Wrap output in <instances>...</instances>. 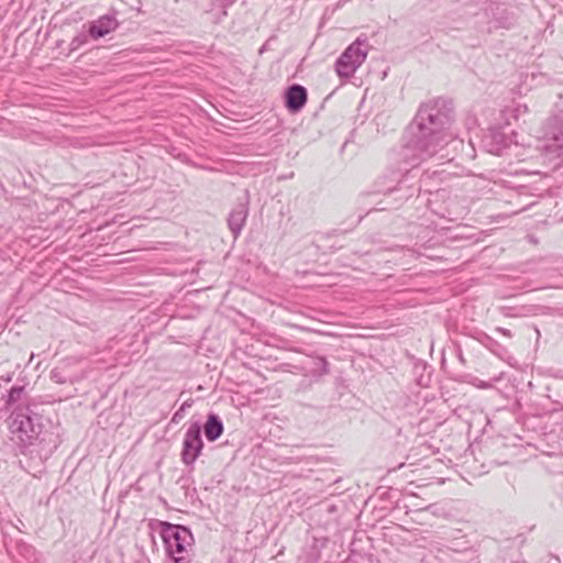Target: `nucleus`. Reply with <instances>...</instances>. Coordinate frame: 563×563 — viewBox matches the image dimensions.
<instances>
[{
	"label": "nucleus",
	"instance_id": "nucleus-1",
	"mask_svg": "<svg viewBox=\"0 0 563 563\" xmlns=\"http://www.w3.org/2000/svg\"><path fill=\"white\" fill-rule=\"evenodd\" d=\"M450 111V102L442 98L420 104L404 134L400 151L404 162L416 167L435 156L449 144Z\"/></svg>",
	"mask_w": 563,
	"mask_h": 563
},
{
	"label": "nucleus",
	"instance_id": "nucleus-2",
	"mask_svg": "<svg viewBox=\"0 0 563 563\" xmlns=\"http://www.w3.org/2000/svg\"><path fill=\"white\" fill-rule=\"evenodd\" d=\"M26 434L33 437H30V443L21 444L22 453L41 462L49 459L60 443L59 435L55 430L52 427L44 429L41 421L33 429H30Z\"/></svg>",
	"mask_w": 563,
	"mask_h": 563
},
{
	"label": "nucleus",
	"instance_id": "nucleus-3",
	"mask_svg": "<svg viewBox=\"0 0 563 563\" xmlns=\"http://www.w3.org/2000/svg\"><path fill=\"white\" fill-rule=\"evenodd\" d=\"M158 526L168 555L186 553L194 545V537L189 528L167 521H158Z\"/></svg>",
	"mask_w": 563,
	"mask_h": 563
},
{
	"label": "nucleus",
	"instance_id": "nucleus-4",
	"mask_svg": "<svg viewBox=\"0 0 563 563\" xmlns=\"http://www.w3.org/2000/svg\"><path fill=\"white\" fill-rule=\"evenodd\" d=\"M366 40L357 38L340 55L335 62V70L340 77H352L367 57Z\"/></svg>",
	"mask_w": 563,
	"mask_h": 563
},
{
	"label": "nucleus",
	"instance_id": "nucleus-5",
	"mask_svg": "<svg viewBox=\"0 0 563 563\" xmlns=\"http://www.w3.org/2000/svg\"><path fill=\"white\" fill-rule=\"evenodd\" d=\"M202 449L201 424L199 421L191 422L183 440L181 462L187 466H192Z\"/></svg>",
	"mask_w": 563,
	"mask_h": 563
},
{
	"label": "nucleus",
	"instance_id": "nucleus-6",
	"mask_svg": "<svg viewBox=\"0 0 563 563\" xmlns=\"http://www.w3.org/2000/svg\"><path fill=\"white\" fill-rule=\"evenodd\" d=\"M542 438L552 450L563 446V411L552 413L542 428Z\"/></svg>",
	"mask_w": 563,
	"mask_h": 563
},
{
	"label": "nucleus",
	"instance_id": "nucleus-7",
	"mask_svg": "<svg viewBox=\"0 0 563 563\" xmlns=\"http://www.w3.org/2000/svg\"><path fill=\"white\" fill-rule=\"evenodd\" d=\"M41 420V416L32 412L30 408L14 413L12 428L20 446L22 443H30V435L26 433L30 429H33V427ZM32 437L33 435H31V438Z\"/></svg>",
	"mask_w": 563,
	"mask_h": 563
},
{
	"label": "nucleus",
	"instance_id": "nucleus-8",
	"mask_svg": "<svg viewBox=\"0 0 563 563\" xmlns=\"http://www.w3.org/2000/svg\"><path fill=\"white\" fill-rule=\"evenodd\" d=\"M542 137L554 151L563 148V113L549 117L542 125Z\"/></svg>",
	"mask_w": 563,
	"mask_h": 563
},
{
	"label": "nucleus",
	"instance_id": "nucleus-9",
	"mask_svg": "<svg viewBox=\"0 0 563 563\" xmlns=\"http://www.w3.org/2000/svg\"><path fill=\"white\" fill-rule=\"evenodd\" d=\"M247 216L249 198L245 197L243 201H239L235 205L228 217V225L234 239H236L243 230Z\"/></svg>",
	"mask_w": 563,
	"mask_h": 563
},
{
	"label": "nucleus",
	"instance_id": "nucleus-10",
	"mask_svg": "<svg viewBox=\"0 0 563 563\" xmlns=\"http://www.w3.org/2000/svg\"><path fill=\"white\" fill-rule=\"evenodd\" d=\"M308 100L307 89L298 84L289 86L285 92V106L291 113L299 112Z\"/></svg>",
	"mask_w": 563,
	"mask_h": 563
},
{
	"label": "nucleus",
	"instance_id": "nucleus-11",
	"mask_svg": "<svg viewBox=\"0 0 563 563\" xmlns=\"http://www.w3.org/2000/svg\"><path fill=\"white\" fill-rule=\"evenodd\" d=\"M395 176H398V175L395 174ZM409 177L410 176H409V172H408L406 175H402L400 178L397 177L396 179L393 180V183L396 181V185L383 187L380 189V191L384 192L385 195L400 192L398 200H401V201L407 200L408 198L412 197L415 195V192H419L421 190L420 186L416 188L415 186L407 184Z\"/></svg>",
	"mask_w": 563,
	"mask_h": 563
},
{
	"label": "nucleus",
	"instance_id": "nucleus-12",
	"mask_svg": "<svg viewBox=\"0 0 563 563\" xmlns=\"http://www.w3.org/2000/svg\"><path fill=\"white\" fill-rule=\"evenodd\" d=\"M119 22L114 14H104L89 25V34L92 38H100L114 31Z\"/></svg>",
	"mask_w": 563,
	"mask_h": 563
},
{
	"label": "nucleus",
	"instance_id": "nucleus-13",
	"mask_svg": "<svg viewBox=\"0 0 563 563\" xmlns=\"http://www.w3.org/2000/svg\"><path fill=\"white\" fill-rule=\"evenodd\" d=\"M203 432L207 440L210 442H213L221 437L223 433V423L218 415H208L207 421L203 426Z\"/></svg>",
	"mask_w": 563,
	"mask_h": 563
},
{
	"label": "nucleus",
	"instance_id": "nucleus-14",
	"mask_svg": "<svg viewBox=\"0 0 563 563\" xmlns=\"http://www.w3.org/2000/svg\"><path fill=\"white\" fill-rule=\"evenodd\" d=\"M478 341L481 342V344L483 346H485L487 350H489L493 354H495L499 358H504L508 354L507 349L504 345H501L498 341H496L495 339L489 336L488 334L483 333L478 338Z\"/></svg>",
	"mask_w": 563,
	"mask_h": 563
},
{
	"label": "nucleus",
	"instance_id": "nucleus-15",
	"mask_svg": "<svg viewBox=\"0 0 563 563\" xmlns=\"http://www.w3.org/2000/svg\"><path fill=\"white\" fill-rule=\"evenodd\" d=\"M489 136L496 143V145L489 150L492 153L499 155L500 151L509 145V139L497 130H490Z\"/></svg>",
	"mask_w": 563,
	"mask_h": 563
},
{
	"label": "nucleus",
	"instance_id": "nucleus-16",
	"mask_svg": "<svg viewBox=\"0 0 563 563\" xmlns=\"http://www.w3.org/2000/svg\"><path fill=\"white\" fill-rule=\"evenodd\" d=\"M24 394V387L23 386H14L10 389L7 399H5V406L7 408H11L13 405H15Z\"/></svg>",
	"mask_w": 563,
	"mask_h": 563
},
{
	"label": "nucleus",
	"instance_id": "nucleus-17",
	"mask_svg": "<svg viewBox=\"0 0 563 563\" xmlns=\"http://www.w3.org/2000/svg\"><path fill=\"white\" fill-rule=\"evenodd\" d=\"M87 43V35L85 33H81V34H78L77 36H75L71 42H70V49L71 51H76L78 49L80 46H82L84 44Z\"/></svg>",
	"mask_w": 563,
	"mask_h": 563
},
{
	"label": "nucleus",
	"instance_id": "nucleus-18",
	"mask_svg": "<svg viewBox=\"0 0 563 563\" xmlns=\"http://www.w3.org/2000/svg\"><path fill=\"white\" fill-rule=\"evenodd\" d=\"M51 377L54 382L58 384H65L68 380V378L62 374L59 368H54L51 373Z\"/></svg>",
	"mask_w": 563,
	"mask_h": 563
},
{
	"label": "nucleus",
	"instance_id": "nucleus-19",
	"mask_svg": "<svg viewBox=\"0 0 563 563\" xmlns=\"http://www.w3.org/2000/svg\"><path fill=\"white\" fill-rule=\"evenodd\" d=\"M175 563H190L191 562V559L190 556L188 555V551L186 553H181V554H174V555H169Z\"/></svg>",
	"mask_w": 563,
	"mask_h": 563
},
{
	"label": "nucleus",
	"instance_id": "nucleus-20",
	"mask_svg": "<svg viewBox=\"0 0 563 563\" xmlns=\"http://www.w3.org/2000/svg\"><path fill=\"white\" fill-rule=\"evenodd\" d=\"M190 406H191V405H190V402L185 401V402L181 405V407L179 408V410H177V411L174 413V416H173V418H172V421H173V422H178V421L183 418V413H184L185 409H186V408H188V407H190Z\"/></svg>",
	"mask_w": 563,
	"mask_h": 563
},
{
	"label": "nucleus",
	"instance_id": "nucleus-21",
	"mask_svg": "<svg viewBox=\"0 0 563 563\" xmlns=\"http://www.w3.org/2000/svg\"><path fill=\"white\" fill-rule=\"evenodd\" d=\"M317 365L320 367L321 374L329 373V363L325 357H323V356L318 357Z\"/></svg>",
	"mask_w": 563,
	"mask_h": 563
},
{
	"label": "nucleus",
	"instance_id": "nucleus-22",
	"mask_svg": "<svg viewBox=\"0 0 563 563\" xmlns=\"http://www.w3.org/2000/svg\"><path fill=\"white\" fill-rule=\"evenodd\" d=\"M496 332H499V333H501L503 335H505L507 338H512L511 331L506 329V328L497 327L496 328Z\"/></svg>",
	"mask_w": 563,
	"mask_h": 563
},
{
	"label": "nucleus",
	"instance_id": "nucleus-23",
	"mask_svg": "<svg viewBox=\"0 0 563 563\" xmlns=\"http://www.w3.org/2000/svg\"><path fill=\"white\" fill-rule=\"evenodd\" d=\"M12 380V374L0 377V382L10 383Z\"/></svg>",
	"mask_w": 563,
	"mask_h": 563
},
{
	"label": "nucleus",
	"instance_id": "nucleus-24",
	"mask_svg": "<svg viewBox=\"0 0 563 563\" xmlns=\"http://www.w3.org/2000/svg\"><path fill=\"white\" fill-rule=\"evenodd\" d=\"M424 177H429L428 172L423 173L421 181H423Z\"/></svg>",
	"mask_w": 563,
	"mask_h": 563
},
{
	"label": "nucleus",
	"instance_id": "nucleus-25",
	"mask_svg": "<svg viewBox=\"0 0 563 563\" xmlns=\"http://www.w3.org/2000/svg\"><path fill=\"white\" fill-rule=\"evenodd\" d=\"M344 563H354L353 561H345Z\"/></svg>",
	"mask_w": 563,
	"mask_h": 563
}]
</instances>
